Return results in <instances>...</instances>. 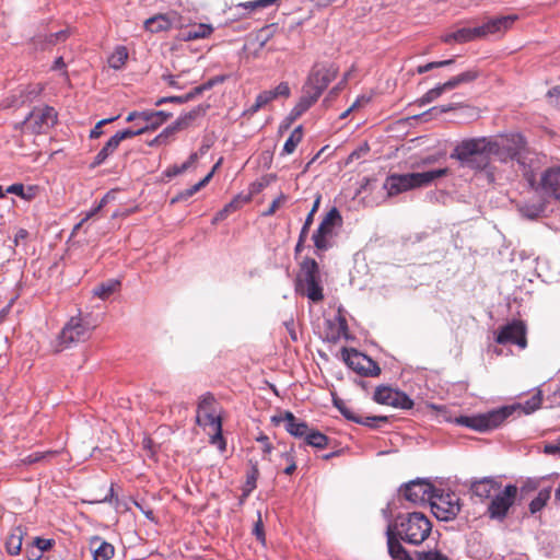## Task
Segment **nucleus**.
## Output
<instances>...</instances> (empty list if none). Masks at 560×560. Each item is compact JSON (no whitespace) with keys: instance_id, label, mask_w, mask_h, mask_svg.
<instances>
[{"instance_id":"obj_1","label":"nucleus","mask_w":560,"mask_h":560,"mask_svg":"<svg viewBox=\"0 0 560 560\" xmlns=\"http://www.w3.org/2000/svg\"><path fill=\"white\" fill-rule=\"evenodd\" d=\"M432 532V523L421 512L399 514L387 526L388 553L394 560H413L401 545V541L418 546L428 539Z\"/></svg>"},{"instance_id":"obj_2","label":"nucleus","mask_w":560,"mask_h":560,"mask_svg":"<svg viewBox=\"0 0 560 560\" xmlns=\"http://www.w3.org/2000/svg\"><path fill=\"white\" fill-rule=\"evenodd\" d=\"M431 408L436 411V417L440 421L455 422L458 425H463L478 432H487L497 429L512 415V410L503 407L485 413L452 418L444 406L432 405Z\"/></svg>"},{"instance_id":"obj_3","label":"nucleus","mask_w":560,"mask_h":560,"mask_svg":"<svg viewBox=\"0 0 560 560\" xmlns=\"http://www.w3.org/2000/svg\"><path fill=\"white\" fill-rule=\"evenodd\" d=\"M489 138H470L459 142L451 154L452 159L459 161L464 167L481 171L485 170L491 160Z\"/></svg>"},{"instance_id":"obj_4","label":"nucleus","mask_w":560,"mask_h":560,"mask_svg":"<svg viewBox=\"0 0 560 560\" xmlns=\"http://www.w3.org/2000/svg\"><path fill=\"white\" fill-rule=\"evenodd\" d=\"M447 174L448 168L446 167L422 173H394L386 177L383 188L386 190L387 197H395L408 190L428 186L434 179L446 176Z\"/></svg>"},{"instance_id":"obj_5","label":"nucleus","mask_w":560,"mask_h":560,"mask_svg":"<svg viewBox=\"0 0 560 560\" xmlns=\"http://www.w3.org/2000/svg\"><path fill=\"white\" fill-rule=\"evenodd\" d=\"M196 422L203 428H211L210 443L217 445L221 452L226 450V442L222 435V419L217 412V401L212 394H203L198 402Z\"/></svg>"},{"instance_id":"obj_6","label":"nucleus","mask_w":560,"mask_h":560,"mask_svg":"<svg viewBox=\"0 0 560 560\" xmlns=\"http://www.w3.org/2000/svg\"><path fill=\"white\" fill-rule=\"evenodd\" d=\"M296 290L313 302H320L324 299L319 267L315 259L310 257L303 259L296 280Z\"/></svg>"},{"instance_id":"obj_7","label":"nucleus","mask_w":560,"mask_h":560,"mask_svg":"<svg viewBox=\"0 0 560 560\" xmlns=\"http://www.w3.org/2000/svg\"><path fill=\"white\" fill-rule=\"evenodd\" d=\"M525 145V139L521 135L514 133L495 139L489 138L488 150H490L491 156H495L501 162H508L518 160Z\"/></svg>"},{"instance_id":"obj_8","label":"nucleus","mask_w":560,"mask_h":560,"mask_svg":"<svg viewBox=\"0 0 560 560\" xmlns=\"http://www.w3.org/2000/svg\"><path fill=\"white\" fill-rule=\"evenodd\" d=\"M343 223L342 217L336 207H332L322 219L317 230L312 236L317 250L325 252L331 247V240L337 235L336 230Z\"/></svg>"},{"instance_id":"obj_9","label":"nucleus","mask_w":560,"mask_h":560,"mask_svg":"<svg viewBox=\"0 0 560 560\" xmlns=\"http://www.w3.org/2000/svg\"><path fill=\"white\" fill-rule=\"evenodd\" d=\"M432 512L441 521L454 520L460 511V499L453 491L435 490L430 503Z\"/></svg>"},{"instance_id":"obj_10","label":"nucleus","mask_w":560,"mask_h":560,"mask_svg":"<svg viewBox=\"0 0 560 560\" xmlns=\"http://www.w3.org/2000/svg\"><path fill=\"white\" fill-rule=\"evenodd\" d=\"M341 358L359 375L375 377L381 374V368L374 360L353 348H342Z\"/></svg>"},{"instance_id":"obj_11","label":"nucleus","mask_w":560,"mask_h":560,"mask_svg":"<svg viewBox=\"0 0 560 560\" xmlns=\"http://www.w3.org/2000/svg\"><path fill=\"white\" fill-rule=\"evenodd\" d=\"M517 495V487L508 485L493 495L487 509V513L492 520H503L509 513L510 508L514 504Z\"/></svg>"},{"instance_id":"obj_12","label":"nucleus","mask_w":560,"mask_h":560,"mask_svg":"<svg viewBox=\"0 0 560 560\" xmlns=\"http://www.w3.org/2000/svg\"><path fill=\"white\" fill-rule=\"evenodd\" d=\"M91 328L81 317H71L59 334L60 343L63 348L72 343L82 342L89 339Z\"/></svg>"},{"instance_id":"obj_13","label":"nucleus","mask_w":560,"mask_h":560,"mask_svg":"<svg viewBox=\"0 0 560 560\" xmlns=\"http://www.w3.org/2000/svg\"><path fill=\"white\" fill-rule=\"evenodd\" d=\"M338 71L339 68L334 62H316L312 67V70L306 80L313 83L312 85L324 92L329 83L336 79Z\"/></svg>"},{"instance_id":"obj_14","label":"nucleus","mask_w":560,"mask_h":560,"mask_svg":"<svg viewBox=\"0 0 560 560\" xmlns=\"http://www.w3.org/2000/svg\"><path fill=\"white\" fill-rule=\"evenodd\" d=\"M373 399L377 404L387 405L395 408L411 409L413 407V401L409 398V396L389 386L376 387Z\"/></svg>"},{"instance_id":"obj_15","label":"nucleus","mask_w":560,"mask_h":560,"mask_svg":"<svg viewBox=\"0 0 560 560\" xmlns=\"http://www.w3.org/2000/svg\"><path fill=\"white\" fill-rule=\"evenodd\" d=\"M434 487L424 480H413L408 482L402 489L401 494L411 503H424L432 501L434 498Z\"/></svg>"},{"instance_id":"obj_16","label":"nucleus","mask_w":560,"mask_h":560,"mask_svg":"<svg viewBox=\"0 0 560 560\" xmlns=\"http://www.w3.org/2000/svg\"><path fill=\"white\" fill-rule=\"evenodd\" d=\"M495 341L500 345H517L520 348L524 349L527 346L525 325L520 320H515L503 326L499 330Z\"/></svg>"},{"instance_id":"obj_17","label":"nucleus","mask_w":560,"mask_h":560,"mask_svg":"<svg viewBox=\"0 0 560 560\" xmlns=\"http://www.w3.org/2000/svg\"><path fill=\"white\" fill-rule=\"evenodd\" d=\"M182 25V15L177 11L155 14L144 21V30L150 33L166 32Z\"/></svg>"},{"instance_id":"obj_18","label":"nucleus","mask_w":560,"mask_h":560,"mask_svg":"<svg viewBox=\"0 0 560 560\" xmlns=\"http://www.w3.org/2000/svg\"><path fill=\"white\" fill-rule=\"evenodd\" d=\"M178 34L176 38L182 42H191L197 39L208 38L214 31L211 24L206 23H184L182 18V25L176 27Z\"/></svg>"},{"instance_id":"obj_19","label":"nucleus","mask_w":560,"mask_h":560,"mask_svg":"<svg viewBox=\"0 0 560 560\" xmlns=\"http://www.w3.org/2000/svg\"><path fill=\"white\" fill-rule=\"evenodd\" d=\"M334 406L340 411V413L348 420L363 424L370 428H376L377 422H387L385 416H373V417H361L357 415L341 398L334 396Z\"/></svg>"},{"instance_id":"obj_20","label":"nucleus","mask_w":560,"mask_h":560,"mask_svg":"<svg viewBox=\"0 0 560 560\" xmlns=\"http://www.w3.org/2000/svg\"><path fill=\"white\" fill-rule=\"evenodd\" d=\"M501 487L502 483L495 478L485 477L472 480L469 489L474 497L478 498L481 502H485L487 500H491Z\"/></svg>"},{"instance_id":"obj_21","label":"nucleus","mask_w":560,"mask_h":560,"mask_svg":"<svg viewBox=\"0 0 560 560\" xmlns=\"http://www.w3.org/2000/svg\"><path fill=\"white\" fill-rule=\"evenodd\" d=\"M516 19V15H505L489 20L488 22L478 26L481 38L488 35L506 32L512 27Z\"/></svg>"},{"instance_id":"obj_22","label":"nucleus","mask_w":560,"mask_h":560,"mask_svg":"<svg viewBox=\"0 0 560 560\" xmlns=\"http://www.w3.org/2000/svg\"><path fill=\"white\" fill-rule=\"evenodd\" d=\"M540 187L546 195L560 200V167L546 170L540 177Z\"/></svg>"},{"instance_id":"obj_23","label":"nucleus","mask_w":560,"mask_h":560,"mask_svg":"<svg viewBox=\"0 0 560 560\" xmlns=\"http://www.w3.org/2000/svg\"><path fill=\"white\" fill-rule=\"evenodd\" d=\"M89 548L93 560H109L115 555L114 546L100 536H92L90 538Z\"/></svg>"},{"instance_id":"obj_24","label":"nucleus","mask_w":560,"mask_h":560,"mask_svg":"<svg viewBox=\"0 0 560 560\" xmlns=\"http://www.w3.org/2000/svg\"><path fill=\"white\" fill-rule=\"evenodd\" d=\"M280 421L285 423V430L295 438L305 439L310 430L307 423L299 420L291 411H285Z\"/></svg>"},{"instance_id":"obj_25","label":"nucleus","mask_w":560,"mask_h":560,"mask_svg":"<svg viewBox=\"0 0 560 560\" xmlns=\"http://www.w3.org/2000/svg\"><path fill=\"white\" fill-rule=\"evenodd\" d=\"M58 121L57 110L48 105L39 109L37 115V133L46 132L54 127Z\"/></svg>"},{"instance_id":"obj_26","label":"nucleus","mask_w":560,"mask_h":560,"mask_svg":"<svg viewBox=\"0 0 560 560\" xmlns=\"http://www.w3.org/2000/svg\"><path fill=\"white\" fill-rule=\"evenodd\" d=\"M208 107H209L208 105L207 106L198 105L195 108H192L191 110H189L188 113L179 116L174 121L175 128H177L179 131L189 128L197 118H199L206 114Z\"/></svg>"},{"instance_id":"obj_27","label":"nucleus","mask_w":560,"mask_h":560,"mask_svg":"<svg viewBox=\"0 0 560 560\" xmlns=\"http://www.w3.org/2000/svg\"><path fill=\"white\" fill-rule=\"evenodd\" d=\"M141 120L145 122V126L149 127V130H154L167 119L172 117L171 113L164 110H144L141 112Z\"/></svg>"},{"instance_id":"obj_28","label":"nucleus","mask_w":560,"mask_h":560,"mask_svg":"<svg viewBox=\"0 0 560 560\" xmlns=\"http://www.w3.org/2000/svg\"><path fill=\"white\" fill-rule=\"evenodd\" d=\"M478 77H479V71L476 69H470V70H467L463 73H459V74L451 78L450 80H447L446 82H444L442 84L446 91H450V90H453L462 84L470 83V82L475 81Z\"/></svg>"},{"instance_id":"obj_29","label":"nucleus","mask_w":560,"mask_h":560,"mask_svg":"<svg viewBox=\"0 0 560 560\" xmlns=\"http://www.w3.org/2000/svg\"><path fill=\"white\" fill-rule=\"evenodd\" d=\"M312 84L313 83L306 80V82L303 85L302 96L299 100V102L306 106L307 108L314 105L323 94V92L318 88H315Z\"/></svg>"},{"instance_id":"obj_30","label":"nucleus","mask_w":560,"mask_h":560,"mask_svg":"<svg viewBox=\"0 0 560 560\" xmlns=\"http://www.w3.org/2000/svg\"><path fill=\"white\" fill-rule=\"evenodd\" d=\"M259 477V469L257 463H253L250 460V469L246 474V481L243 487V495L242 501L245 500L255 489H256V482Z\"/></svg>"},{"instance_id":"obj_31","label":"nucleus","mask_w":560,"mask_h":560,"mask_svg":"<svg viewBox=\"0 0 560 560\" xmlns=\"http://www.w3.org/2000/svg\"><path fill=\"white\" fill-rule=\"evenodd\" d=\"M68 37V30H60L49 35L40 34L39 40L37 39V46L39 45L42 49H45L47 46L65 42Z\"/></svg>"},{"instance_id":"obj_32","label":"nucleus","mask_w":560,"mask_h":560,"mask_svg":"<svg viewBox=\"0 0 560 560\" xmlns=\"http://www.w3.org/2000/svg\"><path fill=\"white\" fill-rule=\"evenodd\" d=\"M23 530L14 528L5 540V548L10 555H18L22 548Z\"/></svg>"},{"instance_id":"obj_33","label":"nucleus","mask_w":560,"mask_h":560,"mask_svg":"<svg viewBox=\"0 0 560 560\" xmlns=\"http://www.w3.org/2000/svg\"><path fill=\"white\" fill-rule=\"evenodd\" d=\"M187 74H188V72H186V71H184L179 74L164 73V74H162L161 79L170 88L183 90L191 83L190 81H188L186 79Z\"/></svg>"},{"instance_id":"obj_34","label":"nucleus","mask_w":560,"mask_h":560,"mask_svg":"<svg viewBox=\"0 0 560 560\" xmlns=\"http://www.w3.org/2000/svg\"><path fill=\"white\" fill-rule=\"evenodd\" d=\"M110 197V192H107L98 202L96 207L88 211L84 217L81 219V221L74 225L72 235L77 234L80 229H82L92 218H94L102 208L107 203L108 199Z\"/></svg>"},{"instance_id":"obj_35","label":"nucleus","mask_w":560,"mask_h":560,"mask_svg":"<svg viewBox=\"0 0 560 560\" xmlns=\"http://www.w3.org/2000/svg\"><path fill=\"white\" fill-rule=\"evenodd\" d=\"M273 95L271 94V91H262L260 92L254 102L253 105H250L246 110L245 115L253 116L256 114L260 108L265 107L267 104H269L271 101H273Z\"/></svg>"},{"instance_id":"obj_36","label":"nucleus","mask_w":560,"mask_h":560,"mask_svg":"<svg viewBox=\"0 0 560 560\" xmlns=\"http://www.w3.org/2000/svg\"><path fill=\"white\" fill-rule=\"evenodd\" d=\"M305 442L310 446L322 450L328 446L329 439L324 433L310 429L305 436Z\"/></svg>"},{"instance_id":"obj_37","label":"nucleus","mask_w":560,"mask_h":560,"mask_svg":"<svg viewBox=\"0 0 560 560\" xmlns=\"http://www.w3.org/2000/svg\"><path fill=\"white\" fill-rule=\"evenodd\" d=\"M303 139V128L298 126L293 129L283 145V154H292Z\"/></svg>"},{"instance_id":"obj_38","label":"nucleus","mask_w":560,"mask_h":560,"mask_svg":"<svg viewBox=\"0 0 560 560\" xmlns=\"http://www.w3.org/2000/svg\"><path fill=\"white\" fill-rule=\"evenodd\" d=\"M9 194H14L26 201H31L35 198V187L24 186L23 184H13L5 189Z\"/></svg>"},{"instance_id":"obj_39","label":"nucleus","mask_w":560,"mask_h":560,"mask_svg":"<svg viewBox=\"0 0 560 560\" xmlns=\"http://www.w3.org/2000/svg\"><path fill=\"white\" fill-rule=\"evenodd\" d=\"M128 59L127 48L118 46L108 58V65L110 68L118 70L124 67Z\"/></svg>"},{"instance_id":"obj_40","label":"nucleus","mask_w":560,"mask_h":560,"mask_svg":"<svg viewBox=\"0 0 560 560\" xmlns=\"http://www.w3.org/2000/svg\"><path fill=\"white\" fill-rule=\"evenodd\" d=\"M118 147L119 143L113 136L95 155L93 165H101L110 154H113L116 151Z\"/></svg>"},{"instance_id":"obj_41","label":"nucleus","mask_w":560,"mask_h":560,"mask_svg":"<svg viewBox=\"0 0 560 560\" xmlns=\"http://www.w3.org/2000/svg\"><path fill=\"white\" fill-rule=\"evenodd\" d=\"M120 285V282L117 280H109L107 282L100 283L94 288V295L98 296L102 300L107 299L112 295Z\"/></svg>"},{"instance_id":"obj_42","label":"nucleus","mask_w":560,"mask_h":560,"mask_svg":"<svg viewBox=\"0 0 560 560\" xmlns=\"http://www.w3.org/2000/svg\"><path fill=\"white\" fill-rule=\"evenodd\" d=\"M219 164H215L211 172H209L201 180H199L197 184L191 186L190 188L182 191L178 196L180 199H187L191 196H194L196 192H198L201 188H203L212 178L213 173L215 172Z\"/></svg>"},{"instance_id":"obj_43","label":"nucleus","mask_w":560,"mask_h":560,"mask_svg":"<svg viewBox=\"0 0 560 560\" xmlns=\"http://www.w3.org/2000/svg\"><path fill=\"white\" fill-rule=\"evenodd\" d=\"M551 491L550 489H541L538 494L530 501L529 511L532 514H535L542 510V508L547 504L550 499Z\"/></svg>"},{"instance_id":"obj_44","label":"nucleus","mask_w":560,"mask_h":560,"mask_svg":"<svg viewBox=\"0 0 560 560\" xmlns=\"http://www.w3.org/2000/svg\"><path fill=\"white\" fill-rule=\"evenodd\" d=\"M477 38H481L478 26L463 27L456 31V43H467Z\"/></svg>"},{"instance_id":"obj_45","label":"nucleus","mask_w":560,"mask_h":560,"mask_svg":"<svg viewBox=\"0 0 560 560\" xmlns=\"http://www.w3.org/2000/svg\"><path fill=\"white\" fill-rule=\"evenodd\" d=\"M280 456L287 464V466L283 469V472L289 476L292 475L296 470L294 447L290 446V448L282 452Z\"/></svg>"},{"instance_id":"obj_46","label":"nucleus","mask_w":560,"mask_h":560,"mask_svg":"<svg viewBox=\"0 0 560 560\" xmlns=\"http://www.w3.org/2000/svg\"><path fill=\"white\" fill-rule=\"evenodd\" d=\"M460 107H463L462 103H450L446 105L434 106V107L430 108L428 112L423 113L421 115V117H423V118L427 116L438 117L444 113L453 112Z\"/></svg>"},{"instance_id":"obj_47","label":"nucleus","mask_w":560,"mask_h":560,"mask_svg":"<svg viewBox=\"0 0 560 560\" xmlns=\"http://www.w3.org/2000/svg\"><path fill=\"white\" fill-rule=\"evenodd\" d=\"M320 200H322V196L317 195L315 200H314L313 207H312L311 211L308 212V214L306 215L304 224H303V226L301 229L300 233H302V235H307L308 234L310 228H311V225L313 224V221H314V215H315V213L317 212V210L319 208Z\"/></svg>"},{"instance_id":"obj_48","label":"nucleus","mask_w":560,"mask_h":560,"mask_svg":"<svg viewBox=\"0 0 560 560\" xmlns=\"http://www.w3.org/2000/svg\"><path fill=\"white\" fill-rule=\"evenodd\" d=\"M445 91L446 90L443 88V84H439L438 86L429 90L421 98H419L418 102L420 105L429 104L439 98Z\"/></svg>"},{"instance_id":"obj_49","label":"nucleus","mask_w":560,"mask_h":560,"mask_svg":"<svg viewBox=\"0 0 560 560\" xmlns=\"http://www.w3.org/2000/svg\"><path fill=\"white\" fill-rule=\"evenodd\" d=\"M249 201H250V197L249 196L237 195L229 203H226L224 206V208L230 213H234L237 210H240L244 205L248 203Z\"/></svg>"},{"instance_id":"obj_50","label":"nucleus","mask_w":560,"mask_h":560,"mask_svg":"<svg viewBox=\"0 0 560 560\" xmlns=\"http://www.w3.org/2000/svg\"><path fill=\"white\" fill-rule=\"evenodd\" d=\"M541 402H542L541 390H537V393L534 394L530 399L525 401L524 407H523L524 411L526 413H532L540 408Z\"/></svg>"},{"instance_id":"obj_51","label":"nucleus","mask_w":560,"mask_h":560,"mask_svg":"<svg viewBox=\"0 0 560 560\" xmlns=\"http://www.w3.org/2000/svg\"><path fill=\"white\" fill-rule=\"evenodd\" d=\"M149 131V127L148 126H143L141 128H139L138 130H131V129H126V130H122V131H118L114 135V138L117 140V142L120 144V142L122 140H126V139H130L132 137H136V136H139V135H142L144 132Z\"/></svg>"},{"instance_id":"obj_52","label":"nucleus","mask_w":560,"mask_h":560,"mask_svg":"<svg viewBox=\"0 0 560 560\" xmlns=\"http://www.w3.org/2000/svg\"><path fill=\"white\" fill-rule=\"evenodd\" d=\"M278 0H254V1H247L244 3H240L238 7H243L246 10L255 11L268 8L272 4H275Z\"/></svg>"},{"instance_id":"obj_53","label":"nucleus","mask_w":560,"mask_h":560,"mask_svg":"<svg viewBox=\"0 0 560 560\" xmlns=\"http://www.w3.org/2000/svg\"><path fill=\"white\" fill-rule=\"evenodd\" d=\"M194 97L191 91L188 92L187 94L185 95H180V96H167V97H161L159 98L156 102H155V106H161L162 104L164 103H177V104H184V103H187L189 101H191Z\"/></svg>"},{"instance_id":"obj_54","label":"nucleus","mask_w":560,"mask_h":560,"mask_svg":"<svg viewBox=\"0 0 560 560\" xmlns=\"http://www.w3.org/2000/svg\"><path fill=\"white\" fill-rule=\"evenodd\" d=\"M287 201V196L280 194L269 206V208L262 212L264 217H270L276 213V211Z\"/></svg>"},{"instance_id":"obj_55","label":"nucleus","mask_w":560,"mask_h":560,"mask_svg":"<svg viewBox=\"0 0 560 560\" xmlns=\"http://www.w3.org/2000/svg\"><path fill=\"white\" fill-rule=\"evenodd\" d=\"M337 322H338V329H337V334L335 336H332L334 341H336L340 337L348 338V332H349L348 323L343 316L339 315L337 317Z\"/></svg>"},{"instance_id":"obj_56","label":"nucleus","mask_w":560,"mask_h":560,"mask_svg":"<svg viewBox=\"0 0 560 560\" xmlns=\"http://www.w3.org/2000/svg\"><path fill=\"white\" fill-rule=\"evenodd\" d=\"M270 91H271V94L273 95L275 100L278 97L288 98L291 94V90H290L288 82H281L275 88V90H270Z\"/></svg>"},{"instance_id":"obj_57","label":"nucleus","mask_w":560,"mask_h":560,"mask_svg":"<svg viewBox=\"0 0 560 560\" xmlns=\"http://www.w3.org/2000/svg\"><path fill=\"white\" fill-rule=\"evenodd\" d=\"M253 535L259 542H261V545L266 544V536L260 514H258V520L254 525Z\"/></svg>"},{"instance_id":"obj_58","label":"nucleus","mask_w":560,"mask_h":560,"mask_svg":"<svg viewBox=\"0 0 560 560\" xmlns=\"http://www.w3.org/2000/svg\"><path fill=\"white\" fill-rule=\"evenodd\" d=\"M59 450L37 451V464L44 462H51L59 455Z\"/></svg>"},{"instance_id":"obj_59","label":"nucleus","mask_w":560,"mask_h":560,"mask_svg":"<svg viewBox=\"0 0 560 560\" xmlns=\"http://www.w3.org/2000/svg\"><path fill=\"white\" fill-rule=\"evenodd\" d=\"M418 560H447V558L439 551L417 552Z\"/></svg>"},{"instance_id":"obj_60","label":"nucleus","mask_w":560,"mask_h":560,"mask_svg":"<svg viewBox=\"0 0 560 560\" xmlns=\"http://www.w3.org/2000/svg\"><path fill=\"white\" fill-rule=\"evenodd\" d=\"M49 71H61V74L68 78L67 65L61 56L57 57L52 65L48 68Z\"/></svg>"},{"instance_id":"obj_61","label":"nucleus","mask_w":560,"mask_h":560,"mask_svg":"<svg viewBox=\"0 0 560 560\" xmlns=\"http://www.w3.org/2000/svg\"><path fill=\"white\" fill-rule=\"evenodd\" d=\"M115 119H117V117H113V118H107V119H102L100 120L95 127L91 130L90 132V138L91 139H97L102 133V127L106 124H109L112 121H114Z\"/></svg>"},{"instance_id":"obj_62","label":"nucleus","mask_w":560,"mask_h":560,"mask_svg":"<svg viewBox=\"0 0 560 560\" xmlns=\"http://www.w3.org/2000/svg\"><path fill=\"white\" fill-rule=\"evenodd\" d=\"M177 131L179 130L175 128V124L173 122L171 126L166 127L160 135L155 137V141H165V143H167L168 138Z\"/></svg>"},{"instance_id":"obj_63","label":"nucleus","mask_w":560,"mask_h":560,"mask_svg":"<svg viewBox=\"0 0 560 560\" xmlns=\"http://www.w3.org/2000/svg\"><path fill=\"white\" fill-rule=\"evenodd\" d=\"M55 546V539L37 537V549L48 551Z\"/></svg>"},{"instance_id":"obj_64","label":"nucleus","mask_w":560,"mask_h":560,"mask_svg":"<svg viewBox=\"0 0 560 560\" xmlns=\"http://www.w3.org/2000/svg\"><path fill=\"white\" fill-rule=\"evenodd\" d=\"M544 452L549 455L560 453V438L555 443H548L544 446Z\"/></svg>"}]
</instances>
